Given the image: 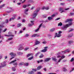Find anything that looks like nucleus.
Returning <instances> with one entry per match:
<instances>
[{
  "label": "nucleus",
  "instance_id": "f257e3e1",
  "mask_svg": "<svg viewBox=\"0 0 74 74\" xmlns=\"http://www.w3.org/2000/svg\"><path fill=\"white\" fill-rule=\"evenodd\" d=\"M73 23L71 22H70V23H69V24H67L65 25H64L62 28V29L64 30H66V29H67V28L69 27V26H70L71 25H72Z\"/></svg>",
  "mask_w": 74,
  "mask_h": 74
},
{
  "label": "nucleus",
  "instance_id": "f03ea898",
  "mask_svg": "<svg viewBox=\"0 0 74 74\" xmlns=\"http://www.w3.org/2000/svg\"><path fill=\"white\" fill-rule=\"evenodd\" d=\"M40 10V8H39L37 9L36 11L35 12V13L33 14V18H36V16L37 15V14H38V12H39Z\"/></svg>",
  "mask_w": 74,
  "mask_h": 74
},
{
  "label": "nucleus",
  "instance_id": "7ed1b4c3",
  "mask_svg": "<svg viewBox=\"0 0 74 74\" xmlns=\"http://www.w3.org/2000/svg\"><path fill=\"white\" fill-rule=\"evenodd\" d=\"M16 62V60H15L13 61H12L10 63H9V64H12V63H13V65L15 66V67H17V66L18 65V63L16 62Z\"/></svg>",
  "mask_w": 74,
  "mask_h": 74
},
{
  "label": "nucleus",
  "instance_id": "20e7f679",
  "mask_svg": "<svg viewBox=\"0 0 74 74\" xmlns=\"http://www.w3.org/2000/svg\"><path fill=\"white\" fill-rule=\"evenodd\" d=\"M62 33V31H59L58 34L57 33H56V36L55 37H60L61 36V33Z\"/></svg>",
  "mask_w": 74,
  "mask_h": 74
},
{
  "label": "nucleus",
  "instance_id": "39448f33",
  "mask_svg": "<svg viewBox=\"0 0 74 74\" xmlns=\"http://www.w3.org/2000/svg\"><path fill=\"white\" fill-rule=\"evenodd\" d=\"M64 10L63 8H59V11H61L60 12L61 14H62V13H63V12H65V11H64V10Z\"/></svg>",
  "mask_w": 74,
  "mask_h": 74
},
{
  "label": "nucleus",
  "instance_id": "423d86ee",
  "mask_svg": "<svg viewBox=\"0 0 74 74\" xmlns=\"http://www.w3.org/2000/svg\"><path fill=\"white\" fill-rule=\"evenodd\" d=\"M44 49L42 50H41L40 52H47L48 47H44Z\"/></svg>",
  "mask_w": 74,
  "mask_h": 74
},
{
  "label": "nucleus",
  "instance_id": "0eeeda50",
  "mask_svg": "<svg viewBox=\"0 0 74 74\" xmlns=\"http://www.w3.org/2000/svg\"><path fill=\"white\" fill-rule=\"evenodd\" d=\"M71 21H73V19H67L65 21V23H67V22H69L70 23L71 22L72 23V22Z\"/></svg>",
  "mask_w": 74,
  "mask_h": 74
},
{
  "label": "nucleus",
  "instance_id": "6e6552de",
  "mask_svg": "<svg viewBox=\"0 0 74 74\" xmlns=\"http://www.w3.org/2000/svg\"><path fill=\"white\" fill-rule=\"evenodd\" d=\"M40 37V35L37 34H33L31 36L32 37Z\"/></svg>",
  "mask_w": 74,
  "mask_h": 74
},
{
  "label": "nucleus",
  "instance_id": "1a4fd4ad",
  "mask_svg": "<svg viewBox=\"0 0 74 74\" xmlns=\"http://www.w3.org/2000/svg\"><path fill=\"white\" fill-rule=\"evenodd\" d=\"M40 43V42L38 41L37 40H35V45H38Z\"/></svg>",
  "mask_w": 74,
  "mask_h": 74
},
{
  "label": "nucleus",
  "instance_id": "9d476101",
  "mask_svg": "<svg viewBox=\"0 0 74 74\" xmlns=\"http://www.w3.org/2000/svg\"><path fill=\"white\" fill-rule=\"evenodd\" d=\"M6 62L5 61H4L3 62L1 63L2 67H5L6 66V64H5Z\"/></svg>",
  "mask_w": 74,
  "mask_h": 74
},
{
  "label": "nucleus",
  "instance_id": "9b49d317",
  "mask_svg": "<svg viewBox=\"0 0 74 74\" xmlns=\"http://www.w3.org/2000/svg\"><path fill=\"white\" fill-rule=\"evenodd\" d=\"M16 15H14L13 17L10 19V21H11L13 20H14L15 19V16H16Z\"/></svg>",
  "mask_w": 74,
  "mask_h": 74
},
{
  "label": "nucleus",
  "instance_id": "f8f14e48",
  "mask_svg": "<svg viewBox=\"0 0 74 74\" xmlns=\"http://www.w3.org/2000/svg\"><path fill=\"white\" fill-rule=\"evenodd\" d=\"M30 5V4H28V5H23V8H26L27 7H28V6H29Z\"/></svg>",
  "mask_w": 74,
  "mask_h": 74
},
{
  "label": "nucleus",
  "instance_id": "ddd939ff",
  "mask_svg": "<svg viewBox=\"0 0 74 74\" xmlns=\"http://www.w3.org/2000/svg\"><path fill=\"white\" fill-rule=\"evenodd\" d=\"M50 60H51V58H46L44 62H48V61Z\"/></svg>",
  "mask_w": 74,
  "mask_h": 74
},
{
  "label": "nucleus",
  "instance_id": "4468645a",
  "mask_svg": "<svg viewBox=\"0 0 74 74\" xmlns=\"http://www.w3.org/2000/svg\"><path fill=\"white\" fill-rule=\"evenodd\" d=\"M29 11V9H27L25 10L24 11V13L25 14H26V15H27L28 14V13H27V12Z\"/></svg>",
  "mask_w": 74,
  "mask_h": 74
},
{
  "label": "nucleus",
  "instance_id": "2eb2a0df",
  "mask_svg": "<svg viewBox=\"0 0 74 74\" xmlns=\"http://www.w3.org/2000/svg\"><path fill=\"white\" fill-rule=\"evenodd\" d=\"M73 34L72 33H71L70 35H68L67 36V37L71 38V37L73 36Z\"/></svg>",
  "mask_w": 74,
  "mask_h": 74
},
{
  "label": "nucleus",
  "instance_id": "dca6fc26",
  "mask_svg": "<svg viewBox=\"0 0 74 74\" xmlns=\"http://www.w3.org/2000/svg\"><path fill=\"white\" fill-rule=\"evenodd\" d=\"M32 24L29 23L28 24L29 26H32V25L34 24V23H33V21H31Z\"/></svg>",
  "mask_w": 74,
  "mask_h": 74
},
{
  "label": "nucleus",
  "instance_id": "f3484780",
  "mask_svg": "<svg viewBox=\"0 0 74 74\" xmlns=\"http://www.w3.org/2000/svg\"><path fill=\"white\" fill-rule=\"evenodd\" d=\"M33 55V53H30L29 54H28V55L27 56V58H29V57H30V56H32Z\"/></svg>",
  "mask_w": 74,
  "mask_h": 74
},
{
  "label": "nucleus",
  "instance_id": "a211bd4d",
  "mask_svg": "<svg viewBox=\"0 0 74 74\" xmlns=\"http://www.w3.org/2000/svg\"><path fill=\"white\" fill-rule=\"evenodd\" d=\"M41 68H42V66L41 65L39 66L37 68V70H40Z\"/></svg>",
  "mask_w": 74,
  "mask_h": 74
},
{
  "label": "nucleus",
  "instance_id": "6ab92c4d",
  "mask_svg": "<svg viewBox=\"0 0 74 74\" xmlns=\"http://www.w3.org/2000/svg\"><path fill=\"white\" fill-rule=\"evenodd\" d=\"M43 62V60H38L37 61V62L38 63H41V62Z\"/></svg>",
  "mask_w": 74,
  "mask_h": 74
},
{
  "label": "nucleus",
  "instance_id": "aec40b11",
  "mask_svg": "<svg viewBox=\"0 0 74 74\" xmlns=\"http://www.w3.org/2000/svg\"><path fill=\"white\" fill-rule=\"evenodd\" d=\"M70 50L69 49H67L64 52H65V53H66L67 52H70Z\"/></svg>",
  "mask_w": 74,
  "mask_h": 74
},
{
  "label": "nucleus",
  "instance_id": "412c9836",
  "mask_svg": "<svg viewBox=\"0 0 74 74\" xmlns=\"http://www.w3.org/2000/svg\"><path fill=\"white\" fill-rule=\"evenodd\" d=\"M34 72L32 71H30L28 72V74H33Z\"/></svg>",
  "mask_w": 74,
  "mask_h": 74
},
{
  "label": "nucleus",
  "instance_id": "4be33fe9",
  "mask_svg": "<svg viewBox=\"0 0 74 74\" xmlns=\"http://www.w3.org/2000/svg\"><path fill=\"white\" fill-rule=\"evenodd\" d=\"M18 55H23V53L21 52H19L17 53Z\"/></svg>",
  "mask_w": 74,
  "mask_h": 74
},
{
  "label": "nucleus",
  "instance_id": "5701e85b",
  "mask_svg": "<svg viewBox=\"0 0 74 74\" xmlns=\"http://www.w3.org/2000/svg\"><path fill=\"white\" fill-rule=\"evenodd\" d=\"M55 30V28H52L50 30V32H54Z\"/></svg>",
  "mask_w": 74,
  "mask_h": 74
},
{
  "label": "nucleus",
  "instance_id": "b1692460",
  "mask_svg": "<svg viewBox=\"0 0 74 74\" xmlns=\"http://www.w3.org/2000/svg\"><path fill=\"white\" fill-rule=\"evenodd\" d=\"M5 36H7V37H14V35H5Z\"/></svg>",
  "mask_w": 74,
  "mask_h": 74
},
{
  "label": "nucleus",
  "instance_id": "393cba45",
  "mask_svg": "<svg viewBox=\"0 0 74 74\" xmlns=\"http://www.w3.org/2000/svg\"><path fill=\"white\" fill-rule=\"evenodd\" d=\"M22 26V24L21 23H18L17 24V27H21Z\"/></svg>",
  "mask_w": 74,
  "mask_h": 74
},
{
  "label": "nucleus",
  "instance_id": "a878e982",
  "mask_svg": "<svg viewBox=\"0 0 74 74\" xmlns=\"http://www.w3.org/2000/svg\"><path fill=\"white\" fill-rule=\"evenodd\" d=\"M52 59L53 60V61H55V62L57 60V59H56V57H55V58H53V57H52Z\"/></svg>",
  "mask_w": 74,
  "mask_h": 74
},
{
  "label": "nucleus",
  "instance_id": "bb28decb",
  "mask_svg": "<svg viewBox=\"0 0 74 74\" xmlns=\"http://www.w3.org/2000/svg\"><path fill=\"white\" fill-rule=\"evenodd\" d=\"M5 4H3L1 5L0 6V9H1L2 8H3V7H4L5 6Z\"/></svg>",
  "mask_w": 74,
  "mask_h": 74
},
{
  "label": "nucleus",
  "instance_id": "cd10ccee",
  "mask_svg": "<svg viewBox=\"0 0 74 74\" xmlns=\"http://www.w3.org/2000/svg\"><path fill=\"white\" fill-rule=\"evenodd\" d=\"M52 18L51 17L49 16L48 17V19L49 21H51V20H52Z\"/></svg>",
  "mask_w": 74,
  "mask_h": 74
},
{
  "label": "nucleus",
  "instance_id": "c85d7f7f",
  "mask_svg": "<svg viewBox=\"0 0 74 74\" xmlns=\"http://www.w3.org/2000/svg\"><path fill=\"white\" fill-rule=\"evenodd\" d=\"M13 11L14 10H11L9 11H6V12H7V13H10V12H11L12 11Z\"/></svg>",
  "mask_w": 74,
  "mask_h": 74
},
{
  "label": "nucleus",
  "instance_id": "c756f323",
  "mask_svg": "<svg viewBox=\"0 0 74 74\" xmlns=\"http://www.w3.org/2000/svg\"><path fill=\"white\" fill-rule=\"evenodd\" d=\"M24 64V63H23V62H21L19 64L18 66H22V65H23Z\"/></svg>",
  "mask_w": 74,
  "mask_h": 74
},
{
  "label": "nucleus",
  "instance_id": "7c9ffc66",
  "mask_svg": "<svg viewBox=\"0 0 74 74\" xmlns=\"http://www.w3.org/2000/svg\"><path fill=\"white\" fill-rule=\"evenodd\" d=\"M23 49V47L22 46L20 47L18 49V50H22Z\"/></svg>",
  "mask_w": 74,
  "mask_h": 74
},
{
  "label": "nucleus",
  "instance_id": "2f4dec72",
  "mask_svg": "<svg viewBox=\"0 0 74 74\" xmlns=\"http://www.w3.org/2000/svg\"><path fill=\"white\" fill-rule=\"evenodd\" d=\"M12 71H15L16 70V69H15V68L14 67H13L12 68Z\"/></svg>",
  "mask_w": 74,
  "mask_h": 74
},
{
  "label": "nucleus",
  "instance_id": "473e14b6",
  "mask_svg": "<svg viewBox=\"0 0 74 74\" xmlns=\"http://www.w3.org/2000/svg\"><path fill=\"white\" fill-rule=\"evenodd\" d=\"M33 59V56H32L31 57L28 58V60H32V59Z\"/></svg>",
  "mask_w": 74,
  "mask_h": 74
},
{
  "label": "nucleus",
  "instance_id": "72a5a7b5",
  "mask_svg": "<svg viewBox=\"0 0 74 74\" xmlns=\"http://www.w3.org/2000/svg\"><path fill=\"white\" fill-rule=\"evenodd\" d=\"M62 23L61 22H60V23H59L58 24V26H62Z\"/></svg>",
  "mask_w": 74,
  "mask_h": 74
},
{
  "label": "nucleus",
  "instance_id": "f704fd0d",
  "mask_svg": "<svg viewBox=\"0 0 74 74\" xmlns=\"http://www.w3.org/2000/svg\"><path fill=\"white\" fill-rule=\"evenodd\" d=\"M40 52H38L37 53H36L35 55V56L36 57H37V55H38V54H40Z\"/></svg>",
  "mask_w": 74,
  "mask_h": 74
},
{
  "label": "nucleus",
  "instance_id": "c9c22d12",
  "mask_svg": "<svg viewBox=\"0 0 74 74\" xmlns=\"http://www.w3.org/2000/svg\"><path fill=\"white\" fill-rule=\"evenodd\" d=\"M73 41H69V44H72V43H73Z\"/></svg>",
  "mask_w": 74,
  "mask_h": 74
},
{
  "label": "nucleus",
  "instance_id": "e433bc0d",
  "mask_svg": "<svg viewBox=\"0 0 74 74\" xmlns=\"http://www.w3.org/2000/svg\"><path fill=\"white\" fill-rule=\"evenodd\" d=\"M61 54V55H64V53H65V52L64 51H62L60 53Z\"/></svg>",
  "mask_w": 74,
  "mask_h": 74
},
{
  "label": "nucleus",
  "instance_id": "4c0bfd02",
  "mask_svg": "<svg viewBox=\"0 0 74 74\" xmlns=\"http://www.w3.org/2000/svg\"><path fill=\"white\" fill-rule=\"evenodd\" d=\"M55 14H53L51 16V17L52 18H53L54 17H55Z\"/></svg>",
  "mask_w": 74,
  "mask_h": 74
},
{
  "label": "nucleus",
  "instance_id": "58836bf2",
  "mask_svg": "<svg viewBox=\"0 0 74 74\" xmlns=\"http://www.w3.org/2000/svg\"><path fill=\"white\" fill-rule=\"evenodd\" d=\"M8 34L9 35H12V32H9Z\"/></svg>",
  "mask_w": 74,
  "mask_h": 74
},
{
  "label": "nucleus",
  "instance_id": "ea45409f",
  "mask_svg": "<svg viewBox=\"0 0 74 74\" xmlns=\"http://www.w3.org/2000/svg\"><path fill=\"white\" fill-rule=\"evenodd\" d=\"M42 25V23H41L39 27L38 28L39 29H40L41 27V26Z\"/></svg>",
  "mask_w": 74,
  "mask_h": 74
},
{
  "label": "nucleus",
  "instance_id": "a19ab883",
  "mask_svg": "<svg viewBox=\"0 0 74 74\" xmlns=\"http://www.w3.org/2000/svg\"><path fill=\"white\" fill-rule=\"evenodd\" d=\"M70 16H73V15H74V13H70Z\"/></svg>",
  "mask_w": 74,
  "mask_h": 74
},
{
  "label": "nucleus",
  "instance_id": "79ce46f5",
  "mask_svg": "<svg viewBox=\"0 0 74 74\" xmlns=\"http://www.w3.org/2000/svg\"><path fill=\"white\" fill-rule=\"evenodd\" d=\"M14 53L13 52H12L10 53V55L11 56H13V54Z\"/></svg>",
  "mask_w": 74,
  "mask_h": 74
},
{
  "label": "nucleus",
  "instance_id": "37998d69",
  "mask_svg": "<svg viewBox=\"0 0 74 74\" xmlns=\"http://www.w3.org/2000/svg\"><path fill=\"white\" fill-rule=\"evenodd\" d=\"M39 29H40L39 28H38V29H37L35 30V32H38V30H39Z\"/></svg>",
  "mask_w": 74,
  "mask_h": 74
},
{
  "label": "nucleus",
  "instance_id": "c03bdc74",
  "mask_svg": "<svg viewBox=\"0 0 74 74\" xmlns=\"http://www.w3.org/2000/svg\"><path fill=\"white\" fill-rule=\"evenodd\" d=\"M43 55H42V54H41V55L39 56L40 58H42V57H43Z\"/></svg>",
  "mask_w": 74,
  "mask_h": 74
},
{
  "label": "nucleus",
  "instance_id": "a18cd8bd",
  "mask_svg": "<svg viewBox=\"0 0 74 74\" xmlns=\"http://www.w3.org/2000/svg\"><path fill=\"white\" fill-rule=\"evenodd\" d=\"M61 57V59H64V58H65V56H64V55H63V56H62Z\"/></svg>",
  "mask_w": 74,
  "mask_h": 74
},
{
  "label": "nucleus",
  "instance_id": "49530a36",
  "mask_svg": "<svg viewBox=\"0 0 74 74\" xmlns=\"http://www.w3.org/2000/svg\"><path fill=\"white\" fill-rule=\"evenodd\" d=\"M29 49V47H26L25 48V51H27V50H28Z\"/></svg>",
  "mask_w": 74,
  "mask_h": 74
},
{
  "label": "nucleus",
  "instance_id": "de8ad7c7",
  "mask_svg": "<svg viewBox=\"0 0 74 74\" xmlns=\"http://www.w3.org/2000/svg\"><path fill=\"white\" fill-rule=\"evenodd\" d=\"M16 56V54L15 53H13V56Z\"/></svg>",
  "mask_w": 74,
  "mask_h": 74
},
{
  "label": "nucleus",
  "instance_id": "09e8293b",
  "mask_svg": "<svg viewBox=\"0 0 74 74\" xmlns=\"http://www.w3.org/2000/svg\"><path fill=\"white\" fill-rule=\"evenodd\" d=\"M67 71V69H66L65 68H63V71Z\"/></svg>",
  "mask_w": 74,
  "mask_h": 74
},
{
  "label": "nucleus",
  "instance_id": "8fccbe9b",
  "mask_svg": "<svg viewBox=\"0 0 74 74\" xmlns=\"http://www.w3.org/2000/svg\"><path fill=\"white\" fill-rule=\"evenodd\" d=\"M74 58H72L71 59L70 61L71 62H73L74 61Z\"/></svg>",
  "mask_w": 74,
  "mask_h": 74
},
{
  "label": "nucleus",
  "instance_id": "3c124183",
  "mask_svg": "<svg viewBox=\"0 0 74 74\" xmlns=\"http://www.w3.org/2000/svg\"><path fill=\"white\" fill-rule=\"evenodd\" d=\"M25 66H27L29 65V63H26L25 64Z\"/></svg>",
  "mask_w": 74,
  "mask_h": 74
},
{
  "label": "nucleus",
  "instance_id": "603ef678",
  "mask_svg": "<svg viewBox=\"0 0 74 74\" xmlns=\"http://www.w3.org/2000/svg\"><path fill=\"white\" fill-rule=\"evenodd\" d=\"M74 30V29H71L68 31L69 32H72V31H73Z\"/></svg>",
  "mask_w": 74,
  "mask_h": 74
},
{
  "label": "nucleus",
  "instance_id": "864d4df0",
  "mask_svg": "<svg viewBox=\"0 0 74 74\" xmlns=\"http://www.w3.org/2000/svg\"><path fill=\"white\" fill-rule=\"evenodd\" d=\"M69 9H70V8H65L64 9V10H65L66 11H67V10H69Z\"/></svg>",
  "mask_w": 74,
  "mask_h": 74
},
{
  "label": "nucleus",
  "instance_id": "5fc2aeb1",
  "mask_svg": "<svg viewBox=\"0 0 74 74\" xmlns=\"http://www.w3.org/2000/svg\"><path fill=\"white\" fill-rule=\"evenodd\" d=\"M29 35L28 34H26L25 35V37H29Z\"/></svg>",
  "mask_w": 74,
  "mask_h": 74
},
{
  "label": "nucleus",
  "instance_id": "6e6d98bb",
  "mask_svg": "<svg viewBox=\"0 0 74 74\" xmlns=\"http://www.w3.org/2000/svg\"><path fill=\"white\" fill-rule=\"evenodd\" d=\"M44 9H45V6H43L41 8V10H44Z\"/></svg>",
  "mask_w": 74,
  "mask_h": 74
},
{
  "label": "nucleus",
  "instance_id": "4d7b16f0",
  "mask_svg": "<svg viewBox=\"0 0 74 74\" xmlns=\"http://www.w3.org/2000/svg\"><path fill=\"white\" fill-rule=\"evenodd\" d=\"M32 70L34 71H36L37 70L36 69H32Z\"/></svg>",
  "mask_w": 74,
  "mask_h": 74
},
{
  "label": "nucleus",
  "instance_id": "13d9d810",
  "mask_svg": "<svg viewBox=\"0 0 74 74\" xmlns=\"http://www.w3.org/2000/svg\"><path fill=\"white\" fill-rule=\"evenodd\" d=\"M62 60V59L60 58L59 59V60L58 61V63H59L60 62V61Z\"/></svg>",
  "mask_w": 74,
  "mask_h": 74
},
{
  "label": "nucleus",
  "instance_id": "bf43d9fd",
  "mask_svg": "<svg viewBox=\"0 0 74 74\" xmlns=\"http://www.w3.org/2000/svg\"><path fill=\"white\" fill-rule=\"evenodd\" d=\"M13 38H10L8 39V40H12Z\"/></svg>",
  "mask_w": 74,
  "mask_h": 74
},
{
  "label": "nucleus",
  "instance_id": "052dcab7",
  "mask_svg": "<svg viewBox=\"0 0 74 74\" xmlns=\"http://www.w3.org/2000/svg\"><path fill=\"white\" fill-rule=\"evenodd\" d=\"M45 9L46 10H49V7H46L45 8Z\"/></svg>",
  "mask_w": 74,
  "mask_h": 74
},
{
  "label": "nucleus",
  "instance_id": "680f3d73",
  "mask_svg": "<svg viewBox=\"0 0 74 74\" xmlns=\"http://www.w3.org/2000/svg\"><path fill=\"white\" fill-rule=\"evenodd\" d=\"M7 30V29H4L3 30V32H5Z\"/></svg>",
  "mask_w": 74,
  "mask_h": 74
},
{
  "label": "nucleus",
  "instance_id": "e2e57ef3",
  "mask_svg": "<svg viewBox=\"0 0 74 74\" xmlns=\"http://www.w3.org/2000/svg\"><path fill=\"white\" fill-rule=\"evenodd\" d=\"M59 19H60V18H56L55 20V21H58V20H59Z\"/></svg>",
  "mask_w": 74,
  "mask_h": 74
},
{
  "label": "nucleus",
  "instance_id": "0e129e2a",
  "mask_svg": "<svg viewBox=\"0 0 74 74\" xmlns=\"http://www.w3.org/2000/svg\"><path fill=\"white\" fill-rule=\"evenodd\" d=\"M5 23H8V19L6 20L5 21Z\"/></svg>",
  "mask_w": 74,
  "mask_h": 74
},
{
  "label": "nucleus",
  "instance_id": "69168bd1",
  "mask_svg": "<svg viewBox=\"0 0 74 74\" xmlns=\"http://www.w3.org/2000/svg\"><path fill=\"white\" fill-rule=\"evenodd\" d=\"M38 47H36V48H35L34 49V51H36V50H37V49H38Z\"/></svg>",
  "mask_w": 74,
  "mask_h": 74
},
{
  "label": "nucleus",
  "instance_id": "338daca9",
  "mask_svg": "<svg viewBox=\"0 0 74 74\" xmlns=\"http://www.w3.org/2000/svg\"><path fill=\"white\" fill-rule=\"evenodd\" d=\"M25 19H23L22 20V22L25 23Z\"/></svg>",
  "mask_w": 74,
  "mask_h": 74
},
{
  "label": "nucleus",
  "instance_id": "774afa93",
  "mask_svg": "<svg viewBox=\"0 0 74 74\" xmlns=\"http://www.w3.org/2000/svg\"><path fill=\"white\" fill-rule=\"evenodd\" d=\"M37 74H41V73L40 72H38L37 73Z\"/></svg>",
  "mask_w": 74,
  "mask_h": 74
}]
</instances>
